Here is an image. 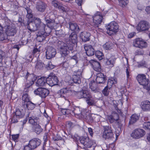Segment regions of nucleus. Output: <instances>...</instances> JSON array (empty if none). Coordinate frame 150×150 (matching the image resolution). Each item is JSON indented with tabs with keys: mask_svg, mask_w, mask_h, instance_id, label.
<instances>
[{
	"mask_svg": "<svg viewBox=\"0 0 150 150\" xmlns=\"http://www.w3.org/2000/svg\"><path fill=\"white\" fill-rule=\"evenodd\" d=\"M77 36L74 33H72L69 35V40L64 43L62 41H59L57 43V46L59 50L62 57V59H64L69 53V50H73L74 44L77 42Z\"/></svg>",
	"mask_w": 150,
	"mask_h": 150,
	"instance_id": "1",
	"label": "nucleus"
},
{
	"mask_svg": "<svg viewBox=\"0 0 150 150\" xmlns=\"http://www.w3.org/2000/svg\"><path fill=\"white\" fill-rule=\"evenodd\" d=\"M77 96L79 98H86V102L89 106L94 105L96 104L95 100L92 98L90 92L87 90H83L78 92Z\"/></svg>",
	"mask_w": 150,
	"mask_h": 150,
	"instance_id": "2",
	"label": "nucleus"
},
{
	"mask_svg": "<svg viewBox=\"0 0 150 150\" xmlns=\"http://www.w3.org/2000/svg\"><path fill=\"white\" fill-rule=\"evenodd\" d=\"M26 81L25 82V85L23 91L27 92L28 91V88L32 86L37 79V76L33 74H30L27 71L25 77Z\"/></svg>",
	"mask_w": 150,
	"mask_h": 150,
	"instance_id": "3",
	"label": "nucleus"
},
{
	"mask_svg": "<svg viewBox=\"0 0 150 150\" xmlns=\"http://www.w3.org/2000/svg\"><path fill=\"white\" fill-rule=\"evenodd\" d=\"M106 28L107 30V33L109 35L117 33L119 30L118 25L115 21L111 22L106 26Z\"/></svg>",
	"mask_w": 150,
	"mask_h": 150,
	"instance_id": "4",
	"label": "nucleus"
},
{
	"mask_svg": "<svg viewBox=\"0 0 150 150\" xmlns=\"http://www.w3.org/2000/svg\"><path fill=\"white\" fill-rule=\"evenodd\" d=\"M137 79L139 83L143 86L144 88L148 89V84L149 80L146 78L145 75L144 74H139L137 77Z\"/></svg>",
	"mask_w": 150,
	"mask_h": 150,
	"instance_id": "5",
	"label": "nucleus"
},
{
	"mask_svg": "<svg viewBox=\"0 0 150 150\" xmlns=\"http://www.w3.org/2000/svg\"><path fill=\"white\" fill-rule=\"evenodd\" d=\"M145 131L140 128L136 129L133 130L131 134V136L135 139H139L143 137L145 134Z\"/></svg>",
	"mask_w": 150,
	"mask_h": 150,
	"instance_id": "6",
	"label": "nucleus"
},
{
	"mask_svg": "<svg viewBox=\"0 0 150 150\" xmlns=\"http://www.w3.org/2000/svg\"><path fill=\"white\" fill-rule=\"evenodd\" d=\"M133 45L136 47L143 49L145 48L147 46V44L142 38H137L133 40Z\"/></svg>",
	"mask_w": 150,
	"mask_h": 150,
	"instance_id": "7",
	"label": "nucleus"
},
{
	"mask_svg": "<svg viewBox=\"0 0 150 150\" xmlns=\"http://www.w3.org/2000/svg\"><path fill=\"white\" fill-rule=\"evenodd\" d=\"M47 79V84L51 86L57 85L58 82L57 77L53 73H51Z\"/></svg>",
	"mask_w": 150,
	"mask_h": 150,
	"instance_id": "8",
	"label": "nucleus"
},
{
	"mask_svg": "<svg viewBox=\"0 0 150 150\" xmlns=\"http://www.w3.org/2000/svg\"><path fill=\"white\" fill-rule=\"evenodd\" d=\"M150 27L149 23L145 21H142L138 24L137 29L139 32L144 31L148 30Z\"/></svg>",
	"mask_w": 150,
	"mask_h": 150,
	"instance_id": "9",
	"label": "nucleus"
},
{
	"mask_svg": "<svg viewBox=\"0 0 150 150\" xmlns=\"http://www.w3.org/2000/svg\"><path fill=\"white\" fill-rule=\"evenodd\" d=\"M93 25L95 27H98L99 25L100 24L103 19V16L100 12H97L93 16Z\"/></svg>",
	"mask_w": 150,
	"mask_h": 150,
	"instance_id": "10",
	"label": "nucleus"
},
{
	"mask_svg": "<svg viewBox=\"0 0 150 150\" xmlns=\"http://www.w3.org/2000/svg\"><path fill=\"white\" fill-rule=\"evenodd\" d=\"M103 138L105 139L112 138L113 137V134L111 127L109 126H105L103 127Z\"/></svg>",
	"mask_w": 150,
	"mask_h": 150,
	"instance_id": "11",
	"label": "nucleus"
},
{
	"mask_svg": "<svg viewBox=\"0 0 150 150\" xmlns=\"http://www.w3.org/2000/svg\"><path fill=\"white\" fill-rule=\"evenodd\" d=\"M80 140L81 143L87 148L91 147L92 146L94 143V142L88 137H81Z\"/></svg>",
	"mask_w": 150,
	"mask_h": 150,
	"instance_id": "12",
	"label": "nucleus"
},
{
	"mask_svg": "<svg viewBox=\"0 0 150 150\" xmlns=\"http://www.w3.org/2000/svg\"><path fill=\"white\" fill-rule=\"evenodd\" d=\"M35 94L39 95L42 98H45L49 93V90L46 88H39L34 91Z\"/></svg>",
	"mask_w": 150,
	"mask_h": 150,
	"instance_id": "13",
	"label": "nucleus"
},
{
	"mask_svg": "<svg viewBox=\"0 0 150 150\" xmlns=\"http://www.w3.org/2000/svg\"><path fill=\"white\" fill-rule=\"evenodd\" d=\"M5 32L9 36H14L16 33L17 30L16 27L12 24L5 27Z\"/></svg>",
	"mask_w": 150,
	"mask_h": 150,
	"instance_id": "14",
	"label": "nucleus"
},
{
	"mask_svg": "<svg viewBox=\"0 0 150 150\" xmlns=\"http://www.w3.org/2000/svg\"><path fill=\"white\" fill-rule=\"evenodd\" d=\"M56 52L55 49L52 47H48L46 51V57L47 59H50L54 57Z\"/></svg>",
	"mask_w": 150,
	"mask_h": 150,
	"instance_id": "15",
	"label": "nucleus"
},
{
	"mask_svg": "<svg viewBox=\"0 0 150 150\" xmlns=\"http://www.w3.org/2000/svg\"><path fill=\"white\" fill-rule=\"evenodd\" d=\"M89 62L95 71L97 72H100L101 71V67L99 62L93 59H91Z\"/></svg>",
	"mask_w": 150,
	"mask_h": 150,
	"instance_id": "16",
	"label": "nucleus"
},
{
	"mask_svg": "<svg viewBox=\"0 0 150 150\" xmlns=\"http://www.w3.org/2000/svg\"><path fill=\"white\" fill-rule=\"evenodd\" d=\"M81 72L80 71H74L73 76V80L76 83L80 84L81 83Z\"/></svg>",
	"mask_w": 150,
	"mask_h": 150,
	"instance_id": "17",
	"label": "nucleus"
},
{
	"mask_svg": "<svg viewBox=\"0 0 150 150\" xmlns=\"http://www.w3.org/2000/svg\"><path fill=\"white\" fill-rule=\"evenodd\" d=\"M40 143L41 141L40 139L38 138H34L30 140L28 144L34 149L39 146Z\"/></svg>",
	"mask_w": 150,
	"mask_h": 150,
	"instance_id": "18",
	"label": "nucleus"
},
{
	"mask_svg": "<svg viewBox=\"0 0 150 150\" xmlns=\"http://www.w3.org/2000/svg\"><path fill=\"white\" fill-rule=\"evenodd\" d=\"M47 84V78L44 77L39 79L35 83V85L38 87L43 86Z\"/></svg>",
	"mask_w": 150,
	"mask_h": 150,
	"instance_id": "19",
	"label": "nucleus"
},
{
	"mask_svg": "<svg viewBox=\"0 0 150 150\" xmlns=\"http://www.w3.org/2000/svg\"><path fill=\"white\" fill-rule=\"evenodd\" d=\"M84 49L88 56H91L94 54L95 50L91 45H86L84 46Z\"/></svg>",
	"mask_w": 150,
	"mask_h": 150,
	"instance_id": "20",
	"label": "nucleus"
},
{
	"mask_svg": "<svg viewBox=\"0 0 150 150\" xmlns=\"http://www.w3.org/2000/svg\"><path fill=\"white\" fill-rule=\"evenodd\" d=\"M141 107L144 111H150V102L146 100L142 102Z\"/></svg>",
	"mask_w": 150,
	"mask_h": 150,
	"instance_id": "21",
	"label": "nucleus"
},
{
	"mask_svg": "<svg viewBox=\"0 0 150 150\" xmlns=\"http://www.w3.org/2000/svg\"><path fill=\"white\" fill-rule=\"evenodd\" d=\"M90 34L89 33L85 31L82 32L80 35L81 38L84 42L89 41L90 39Z\"/></svg>",
	"mask_w": 150,
	"mask_h": 150,
	"instance_id": "22",
	"label": "nucleus"
},
{
	"mask_svg": "<svg viewBox=\"0 0 150 150\" xmlns=\"http://www.w3.org/2000/svg\"><path fill=\"white\" fill-rule=\"evenodd\" d=\"M46 6V4L44 2L39 1L37 3L36 8L38 11L43 12L45 11Z\"/></svg>",
	"mask_w": 150,
	"mask_h": 150,
	"instance_id": "23",
	"label": "nucleus"
},
{
	"mask_svg": "<svg viewBox=\"0 0 150 150\" xmlns=\"http://www.w3.org/2000/svg\"><path fill=\"white\" fill-rule=\"evenodd\" d=\"M105 80V78L103 74L100 73L97 74L96 81L97 83H103Z\"/></svg>",
	"mask_w": 150,
	"mask_h": 150,
	"instance_id": "24",
	"label": "nucleus"
},
{
	"mask_svg": "<svg viewBox=\"0 0 150 150\" xmlns=\"http://www.w3.org/2000/svg\"><path fill=\"white\" fill-rule=\"evenodd\" d=\"M36 104L32 103L31 101L28 102L27 103L22 106L25 109H27L28 110H32L35 107Z\"/></svg>",
	"mask_w": 150,
	"mask_h": 150,
	"instance_id": "25",
	"label": "nucleus"
},
{
	"mask_svg": "<svg viewBox=\"0 0 150 150\" xmlns=\"http://www.w3.org/2000/svg\"><path fill=\"white\" fill-rule=\"evenodd\" d=\"M9 36L5 32L4 33H2L0 34V40L3 41V42L7 43L10 41V38H9Z\"/></svg>",
	"mask_w": 150,
	"mask_h": 150,
	"instance_id": "26",
	"label": "nucleus"
},
{
	"mask_svg": "<svg viewBox=\"0 0 150 150\" xmlns=\"http://www.w3.org/2000/svg\"><path fill=\"white\" fill-rule=\"evenodd\" d=\"M39 119L37 117H35L33 116L29 117V122L33 125V126L39 123Z\"/></svg>",
	"mask_w": 150,
	"mask_h": 150,
	"instance_id": "27",
	"label": "nucleus"
},
{
	"mask_svg": "<svg viewBox=\"0 0 150 150\" xmlns=\"http://www.w3.org/2000/svg\"><path fill=\"white\" fill-rule=\"evenodd\" d=\"M27 28L31 32H34L38 29L37 26L35 25V23H34L33 21L28 24Z\"/></svg>",
	"mask_w": 150,
	"mask_h": 150,
	"instance_id": "28",
	"label": "nucleus"
},
{
	"mask_svg": "<svg viewBox=\"0 0 150 150\" xmlns=\"http://www.w3.org/2000/svg\"><path fill=\"white\" fill-rule=\"evenodd\" d=\"M90 88L91 90L94 92H96L98 91L97 85L94 81H91L89 83Z\"/></svg>",
	"mask_w": 150,
	"mask_h": 150,
	"instance_id": "29",
	"label": "nucleus"
},
{
	"mask_svg": "<svg viewBox=\"0 0 150 150\" xmlns=\"http://www.w3.org/2000/svg\"><path fill=\"white\" fill-rule=\"evenodd\" d=\"M47 26L51 29H52L54 27V25L55 24L54 21V20H52L50 19H47L46 18H45Z\"/></svg>",
	"mask_w": 150,
	"mask_h": 150,
	"instance_id": "30",
	"label": "nucleus"
},
{
	"mask_svg": "<svg viewBox=\"0 0 150 150\" xmlns=\"http://www.w3.org/2000/svg\"><path fill=\"white\" fill-rule=\"evenodd\" d=\"M22 106L27 103L28 102H30V99L29 97L26 93L23 94L22 96Z\"/></svg>",
	"mask_w": 150,
	"mask_h": 150,
	"instance_id": "31",
	"label": "nucleus"
},
{
	"mask_svg": "<svg viewBox=\"0 0 150 150\" xmlns=\"http://www.w3.org/2000/svg\"><path fill=\"white\" fill-rule=\"evenodd\" d=\"M39 123L36 125L35 126H33V129L34 132L37 134H39L42 131L43 129L39 125Z\"/></svg>",
	"mask_w": 150,
	"mask_h": 150,
	"instance_id": "32",
	"label": "nucleus"
},
{
	"mask_svg": "<svg viewBox=\"0 0 150 150\" xmlns=\"http://www.w3.org/2000/svg\"><path fill=\"white\" fill-rule=\"evenodd\" d=\"M114 44L110 41L107 42L103 45V48L106 50H110L112 48Z\"/></svg>",
	"mask_w": 150,
	"mask_h": 150,
	"instance_id": "33",
	"label": "nucleus"
},
{
	"mask_svg": "<svg viewBox=\"0 0 150 150\" xmlns=\"http://www.w3.org/2000/svg\"><path fill=\"white\" fill-rule=\"evenodd\" d=\"M69 26L72 31H77L79 30V26L76 23L70 22L69 23Z\"/></svg>",
	"mask_w": 150,
	"mask_h": 150,
	"instance_id": "34",
	"label": "nucleus"
},
{
	"mask_svg": "<svg viewBox=\"0 0 150 150\" xmlns=\"http://www.w3.org/2000/svg\"><path fill=\"white\" fill-rule=\"evenodd\" d=\"M69 91L67 88H63L58 92V93L61 97H64V95L69 93Z\"/></svg>",
	"mask_w": 150,
	"mask_h": 150,
	"instance_id": "35",
	"label": "nucleus"
},
{
	"mask_svg": "<svg viewBox=\"0 0 150 150\" xmlns=\"http://www.w3.org/2000/svg\"><path fill=\"white\" fill-rule=\"evenodd\" d=\"M14 115L16 116L18 118H21L25 115V113L24 112L20 110L19 109H16L15 113Z\"/></svg>",
	"mask_w": 150,
	"mask_h": 150,
	"instance_id": "36",
	"label": "nucleus"
},
{
	"mask_svg": "<svg viewBox=\"0 0 150 150\" xmlns=\"http://www.w3.org/2000/svg\"><path fill=\"white\" fill-rule=\"evenodd\" d=\"M127 61V67H126V76L127 79H129V76L131 75V73L130 72V70L129 69V65L128 64V59L126 58Z\"/></svg>",
	"mask_w": 150,
	"mask_h": 150,
	"instance_id": "37",
	"label": "nucleus"
},
{
	"mask_svg": "<svg viewBox=\"0 0 150 150\" xmlns=\"http://www.w3.org/2000/svg\"><path fill=\"white\" fill-rule=\"evenodd\" d=\"M115 60V59L112 58L107 59L106 64L107 65H109L110 67H112L114 66Z\"/></svg>",
	"mask_w": 150,
	"mask_h": 150,
	"instance_id": "38",
	"label": "nucleus"
},
{
	"mask_svg": "<svg viewBox=\"0 0 150 150\" xmlns=\"http://www.w3.org/2000/svg\"><path fill=\"white\" fill-rule=\"evenodd\" d=\"M139 116L136 114H133L131 116V119L130 121V123L131 124H133L136 122L139 119Z\"/></svg>",
	"mask_w": 150,
	"mask_h": 150,
	"instance_id": "39",
	"label": "nucleus"
},
{
	"mask_svg": "<svg viewBox=\"0 0 150 150\" xmlns=\"http://www.w3.org/2000/svg\"><path fill=\"white\" fill-rule=\"evenodd\" d=\"M117 82V80L115 78L112 77L108 80V85H110L111 86L113 84L116 83Z\"/></svg>",
	"mask_w": 150,
	"mask_h": 150,
	"instance_id": "40",
	"label": "nucleus"
},
{
	"mask_svg": "<svg viewBox=\"0 0 150 150\" xmlns=\"http://www.w3.org/2000/svg\"><path fill=\"white\" fill-rule=\"evenodd\" d=\"M95 55L99 60H102L103 57V53L99 51H97L96 52Z\"/></svg>",
	"mask_w": 150,
	"mask_h": 150,
	"instance_id": "41",
	"label": "nucleus"
},
{
	"mask_svg": "<svg viewBox=\"0 0 150 150\" xmlns=\"http://www.w3.org/2000/svg\"><path fill=\"white\" fill-rule=\"evenodd\" d=\"M33 22L35 23V25L37 26L38 28H39L40 25L41 23V20L40 19L38 18H34Z\"/></svg>",
	"mask_w": 150,
	"mask_h": 150,
	"instance_id": "42",
	"label": "nucleus"
},
{
	"mask_svg": "<svg viewBox=\"0 0 150 150\" xmlns=\"http://www.w3.org/2000/svg\"><path fill=\"white\" fill-rule=\"evenodd\" d=\"M25 9L27 13L26 15L28 19H30L32 17L33 15L32 13V10L28 7L25 8Z\"/></svg>",
	"mask_w": 150,
	"mask_h": 150,
	"instance_id": "43",
	"label": "nucleus"
},
{
	"mask_svg": "<svg viewBox=\"0 0 150 150\" xmlns=\"http://www.w3.org/2000/svg\"><path fill=\"white\" fill-rule=\"evenodd\" d=\"M44 66L43 63L40 61H38L35 65V68L38 69H41Z\"/></svg>",
	"mask_w": 150,
	"mask_h": 150,
	"instance_id": "44",
	"label": "nucleus"
},
{
	"mask_svg": "<svg viewBox=\"0 0 150 150\" xmlns=\"http://www.w3.org/2000/svg\"><path fill=\"white\" fill-rule=\"evenodd\" d=\"M120 5L122 7H124L127 5L128 1L127 0H118Z\"/></svg>",
	"mask_w": 150,
	"mask_h": 150,
	"instance_id": "45",
	"label": "nucleus"
},
{
	"mask_svg": "<svg viewBox=\"0 0 150 150\" xmlns=\"http://www.w3.org/2000/svg\"><path fill=\"white\" fill-rule=\"evenodd\" d=\"M103 94L105 96H108L109 94V91L108 86H106L102 91Z\"/></svg>",
	"mask_w": 150,
	"mask_h": 150,
	"instance_id": "46",
	"label": "nucleus"
},
{
	"mask_svg": "<svg viewBox=\"0 0 150 150\" xmlns=\"http://www.w3.org/2000/svg\"><path fill=\"white\" fill-rule=\"evenodd\" d=\"M111 115L115 121H117L119 119V115L117 113L114 112L112 113Z\"/></svg>",
	"mask_w": 150,
	"mask_h": 150,
	"instance_id": "47",
	"label": "nucleus"
},
{
	"mask_svg": "<svg viewBox=\"0 0 150 150\" xmlns=\"http://www.w3.org/2000/svg\"><path fill=\"white\" fill-rule=\"evenodd\" d=\"M47 67L48 69H54L55 67V66L53 65L51 62H49L47 65Z\"/></svg>",
	"mask_w": 150,
	"mask_h": 150,
	"instance_id": "48",
	"label": "nucleus"
},
{
	"mask_svg": "<svg viewBox=\"0 0 150 150\" xmlns=\"http://www.w3.org/2000/svg\"><path fill=\"white\" fill-rule=\"evenodd\" d=\"M45 39V37L43 35H38L36 38L37 40L40 42L42 41Z\"/></svg>",
	"mask_w": 150,
	"mask_h": 150,
	"instance_id": "49",
	"label": "nucleus"
},
{
	"mask_svg": "<svg viewBox=\"0 0 150 150\" xmlns=\"http://www.w3.org/2000/svg\"><path fill=\"white\" fill-rule=\"evenodd\" d=\"M108 120L110 123H112L115 121L113 119V116L112 115H108L107 117Z\"/></svg>",
	"mask_w": 150,
	"mask_h": 150,
	"instance_id": "50",
	"label": "nucleus"
},
{
	"mask_svg": "<svg viewBox=\"0 0 150 150\" xmlns=\"http://www.w3.org/2000/svg\"><path fill=\"white\" fill-rule=\"evenodd\" d=\"M73 123L70 121H68L66 122V125L67 127L70 129L73 127Z\"/></svg>",
	"mask_w": 150,
	"mask_h": 150,
	"instance_id": "51",
	"label": "nucleus"
},
{
	"mask_svg": "<svg viewBox=\"0 0 150 150\" xmlns=\"http://www.w3.org/2000/svg\"><path fill=\"white\" fill-rule=\"evenodd\" d=\"M19 134H16L12 135V138L13 140L15 142H17L19 138Z\"/></svg>",
	"mask_w": 150,
	"mask_h": 150,
	"instance_id": "52",
	"label": "nucleus"
},
{
	"mask_svg": "<svg viewBox=\"0 0 150 150\" xmlns=\"http://www.w3.org/2000/svg\"><path fill=\"white\" fill-rule=\"evenodd\" d=\"M19 118L16 116L14 115L11 120V122L12 123H16L18 122V119Z\"/></svg>",
	"mask_w": 150,
	"mask_h": 150,
	"instance_id": "53",
	"label": "nucleus"
},
{
	"mask_svg": "<svg viewBox=\"0 0 150 150\" xmlns=\"http://www.w3.org/2000/svg\"><path fill=\"white\" fill-rule=\"evenodd\" d=\"M136 35V33L134 32H132L128 34L127 37L129 38H131L133 37Z\"/></svg>",
	"mask_w": 150,
	"mask_h": 150,
	"instance_id": "54",
	"label": "nucleus"
},
{
	"mask_svg": "<svg viewBox=\"0 0 150 150\" xmlns=\"http://www.w3.org/2000/svg\"><path fill=\"white\" fill-rule=\"evenodd\" d=\"M34 149L33 148H32L29 144H28V145L25 146L24 147V150H33Z\"/></svg>",
	"mask_w": 150,
	"mask_h": 150,
	"instance_id": "55",
	"label": "nucleus"
},
{
	"mask_svg": "<svg viewBox=\"0 0 150 150\" xmlns=\"http://www.w3.org/2000/svg\"><path fill=\"white\" fill-rule=\"evenodd\" d=\"M61 65L63 67L65 68H67L69 66V64L67 62L65 61L61 64Z\"/></svg>",
	"mask_w": 150,
	"mask_h": 150,
	"instance_id": "56",
	"label": "nucleus"
},
{
	"mask_svg": "<svg viewBox=\"0 0 150 150\" xmlns=\"http://www.w3.org/2000/svg\"><path fill=\"white\" fill-rule=\"evenodd\" d=\"M88 130L91 136L92 137L94 134L93 129L91 127H89L88 128Z\"/></svg>",
	"mask_w": 150,
	"mask_h": 150,
	"instance_id": "57",
	"label": "nucleus"
},
{
	"mask_svg": "<svg viewBox=\"0 0 150 150\" xmlns=\"http://www.w3.org/2000/svg\"><path fill=\"white\" fill-rule=\"evenodd\" d=\"M40 50H39L38 48H35L34 49L32 53L34 54V55L35 54L38 53L40 52Z\"/></svg>",
	"mask_w": 150,
	"mask_h": 150,
	"instance_id": "58",
	"label": "nucleus"
},
{
	"mask_svg": "<svg viewBox=\"0 0 150 150\" xmlns=\"http://www.w3.org/2000/svg\"><path fill=\"white\" fill-rule=\"evenodd\" d=\"M20 45H13V48L14 49H16L17 50H18L20 48ZM12 47V46L11 45V46L9 47Z\"/></svg>",
	"mask_w": 150,
	"mask_h": 150,
	"instance_id": "59",
	"label": "nucleus"
},
{
	"mask_svg": "<svg viewBox=\"0 0 150 150\" xmlns=\"http://www.w3.org/2000/svg\"><path fill=\"white\" fill-rule=\"evenodd\" d=\"M3 52L2 51L0 50V63L1 62L3 58Z\"/></svg>",
	"mask_w": 150,
	"mask_h": 150,
	"instance_id": "60",
	"label": "nucleus"
},
{
	"mask_svg": "<svg viewBox=\"0 0 150 150\" xmlns=\"http://www.w3.org/2000/svg\"><path fill=\"white\" fill-rule=\"evenodd\" d=\"M83 0H76V3L79 6H81Z\"/></svg>",
	"mask_w": 150,
	"mask_h": 150,
	"instance_id": "61",
	"label": "nucleus"
},
{
	"mask_svg": "<svg viewBox=\"0 0 150 150\" xmlns=\"http://www.w3.org/2000/svg\"><path fill=\"white\" fill-rule=\"evenodd\" d=\"M145 11L148 13H150V6H147L145 9Z\"/></svg>",
	"mask_w": 150,
	"mask_h": 150,
	"instance_id": "62",
	"label": "nucleus"
},
{
	"mask_svg": "<svg viewBox=\"0 0 150 150\" xmlns=\"http://www.w3.org/2000/svg\"><path fill=\"white\" fill-rule=\"evenodd\" d=\"M67 110L65 109H62L61 110V112L63 115H65L67 114Z\"/></svg>",
	"mask_w": 150,
	"mask_h": 150,
	"instance_id": "63",
	"label": "nucleus"
},
{
	"mask_svg": "<svg viewBox=\"0 0 150 150\" xmlns=\"http://www.w3.org/2000/svg\"><path fill=\"white\" fill-rule=\"evenodd\" d=\"M145 126L147 128L150 130V122H148L146 123Z\"/></svg>",
	"mask_w": 150,
	"mask_h": 150,
	"instance_id": "64",
	"label": "nucleus"
}]
</instances>
